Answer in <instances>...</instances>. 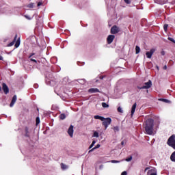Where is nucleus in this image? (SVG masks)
<instances>
[{"instance_id": "36", "label": "nucleus", "mask_w": 175, "mask_h": 175, "mask_svg": "<svg viewBox=\"0 0 175 175\" xmlns=\"http://www.w3.org/2000/svg\"><path fill=\"white\" fill-rule=\"evenodd\" d=\"M124 1L125 2V3H127V5H129V3H131V0H124Z\"/></svg>"}, {"instance_id": "45", "label": "nucleus", "mask_w": 175, "mask_h": 175, "mask_svg": "<svg viewBox=\"0 0 175 175\" xmlns=\"http://www.w3.org/2000/svg\"><path fill=\"white\" fill-rule=\"evenodd\" d=\"M163 69H164L165 70H166V69H167V66H164Z\"/></svg>"}, {"instance_id": "3", "label": "nucleus", "mask_w": 175, "mask_h": 175, "mask_svg": "<svg viewBox=\"0 0 175 175\" xmlns=\"http://www.w3.org/2000/svg\"><path fill=\"white\" fill-rule=\"evenodd\" d=\"M144 84L145 85L142 87L137 86V88H138V90H148V88H151V86L152 85V82L151 81V80H149Z\"/></svg>"}, {"instance_id": "5", "label": "nucleus", "mask_w": 175, "mask_h": 175, "mask_svg": "<svg viewBox=\"0 0 175 175\" xmlns=\"http://www.w3.org/2000/svg\"><path fill=\"white\" fill-rule=\"evenodd\" d=\"M118 32H120V27L116 25H114L111 28V33H112V35H116V33H118Z\"/></svg>"}, {"instance_id": "32", "label": "nucleus", "mask_w": 175, "mask_h": 175, "mask_svg": "<svg viewBox=\"0 0 175 175\" xmlns=\"http://www.w3.org/2000/svg\"><path fill=\"white\" fill-rule=\"evenodd\" d=\"M102 106L103 107H109V105H107L106 103H103Z\"/></svg>"}, {"instance_id": "7", "label": "nucleus", "mask_w": 175, "mask_h": 175, "mask_svg": "<svg viewBox=\"0 0 175 175\" xmlns=\"http://www.w3.org/2000/svg\"><path fill=\"white\" fill-rule=\"evenodd\" d=\"M147 175H157V169L152 167L150 168L148 172Z\"/></svg>"}, {"instance_id": "10", "label": "nucleus", "mask_w": 175, "mask_h": 175, "mask_svg": "<svg viewBox=\"0 0 175 175\" xmlns=\"http://www.w3.org/2000/svg\"><path fill=\"white\" fill-rule=\"evenodd\" d=\"M73 128H74L73 125H70L68 130V134L71 137H73V132H74Z\"/></svg>"}, {"instance_id": "1", "label": "nucleus", "mask_w": 175, "mask_h": 175, "mask_svg": "<svg viewBox=\"0 0 175 175\" xmlns=\"http://www.w3.org/2000/svg\"><path fill=\"white\" fill-rule=\"evenodd\" d=\"M145 132L146 135H154V120L151 118L146 122Z\"/></svg>"}, {"instance_id": "47", "label": "nucleus", "mask_w": 175, "mask_h": 175, "mask_svg": "<svg viewBox=\"0 0 175 175\" xmlns=\"http://www.w3.org/2000/svg\"><path fill=\"white\" fill-rule=\"evenodd\" d=\"M2 92V88L0 86V92Z\"/></svg>"}, {"instance_id": "50", "label": "nucleus", "mask_w": 175, "mask_h": 175, "mask_svg": "<svg viewBox=\"0 0 175 175\" xmlns=\"http://www.w3.org/2000/svg\"><path fill=\"white\" fill-rule=\"evenodd\" d=\"M148 167L146 168V169H145V171L148 170Z\"/></svg>"}, {"instance_id": "44", "label": "nucleus", "mask_w": 175, "mask_h": 175, "mask_svg": "<svg viewBox=\"0 0 175 175\" xmlns=\"http://www.w3.org/2000/svg\"><path fill=\"white\" fill-rule=\"evenodd\" d=\"M104 78H105V77H103V76H100V77H99L100 80H103Z\"/></svg>"}, {"instance_id": "39", "label": "nucleus", "mask_w": 175, "mask_h": 175, "mask_svg": "<svg viewBox=\"0 0 175 175\" xmlns=\"http://www.w3.org/2000/svg\"><path fill=\"white\" fill-rule=\"evenodd\" d=\"M35 53H31L29 56V58H31L32 57H33Z\"/></svg>"}, {"instance_id": "46", "label": "nucleus", "mask_w": 175, "mask_h": 175, "mask_svg": "<svg viewBox=\"0 0 175 175\" xmlns=\"http://www.w3.org/2000/svg\"><path fill=\"white\" fill-rule=\"evenodd\" d=\"M161 55H165V51L161 52Z\"/></svg>"}, {"instance_id": "51", "label": "nucleus", "mask_w": 175, "mask_h": 175, "mask_svg": "<svg viewBox=\"0 0 175 175\" xmlns=\"http://www.w3.org/2000/svg\"><path fill=\"white\" fill-rule=\"evenodd\" d=\"M49 83H46V84H50V83H51V82H50V81H49Z\"/></svg>"}, {"instance_id": "8", "label": "nucleus", "mask_w": 175, "mask_h": 175, "mask_svg": "<svg viewBox=\"0 0 175 175\" xmlns=\"http://www.w3.org/2000/svg\"><path fill=\"white\" fill-rule=\"evenodd\" d=\"M115 38H116V36L114 35L108 36V37L107 38L108 44H111V43H113V40H114Z\"/></svg>"}, {"instance_id": "35", "label": "nucleus", "mask_w": 175, "mask_h": 175, "mask_svg": "<svg viewBox=\"0 0 175 175\" xmlns=\"http://www.w3.org/2000/svg\"><path fill=\"white\" fill-rule=\"evenodd\" d=\"M168 40H170V42H172L173 43H175V40L172 38L169 37Z\"/></svg>"}, {"instance_id": "21", "label": "nucleus", "mask_w": 175, "mask_h": 175, "mask_svg": "<svg viewBox=\"0 0 175 175\" xmlns=\"http://www.w3.org/2000/svg\"><path fill=\"white\" fill-rule=\"evenodd\" d=\"M100 147V144H97L94 148L91 149L89 152H92V151H94V150H96L97 148H99Z\"/></svg>"}, {"instance_id": "12", "label": "nucleus", "mask_w": 175, "mask_h": 175, "mask_svg": "<svg viewBox=\"0 0 175 175\" xmlns=\"http://www.w3.org/2000/svg\"><path fill=\"white\" fill-rule=\"evenodd\" d=\"M136 106H137V104L135 103L131 107V117H133V114H135V111L136 110Z\"/></svg>"}, {"instance_id": "25", "label": "nucleus", "mask_w": 175, "mask_h": 175, "mask_svg": "<svg viewBox=\"0 0 175 175\" xmlns=\"http://www.w3.org/2000/svg\"><path fill=\"white\" fill-rule=\"evenodd\" d=\"M39 124H40V118L37 117L36 119V125H39Z\"/></svg>"}, {"instance_id": "20", "label": "nucleus", "mask_w": 175, "mask_h": 175, "mask_svg": "<svg viewBox=\"0 0 175 175\" xmlns=\"http://www.w3.org/2000/svg\"><path fill=\"white\" fill-rule=\"evenodd\" d=\"M113 132L117 133V132H120V127L118 126H116L113 127Z\"/></svg>"}, {"instance_id": "33", "label": "nucleus", "mask_w": 175, "mask_h": 175, "mask_svg": "<svg viewBox=\"0 0 175 175\" xmlns=\"http://www.w3.org/2000/svg\"><path fill=\"white\" fill-rule=\"evenodd\" d=\"M57 109H58L57 105H52V110H57Z\"/></svg>"}, {"instance_id": "34", "label": "nucleus", "mask_w": 175, "mask_h": 175, "mask_svg": "<svg viewBox=\"0 0 175 175\" xmlns=\"http://www.w3.org/2000/svg\"><path fill=\"white\" fill-rule=\"evenodd\" d=\"M126 162H131V161H132V156H131L130 157L126 159Z\"/></svg>"}, {"instance_id": "13", "label": "nucleus", "mask_w": 175, "mask_h": 175, "mask_svg": "<svg viewBox=\"0 0 175 175\" xmlns=\"http://www.w3.org/2000/svg\"><path fill=\"white\" fill-rule=\"evenodd\" d=\"M88 92L90 94H95L96 92H100V91H99V89L98 88H90L88 90Z\"/></svg>"}, {"instance_id": "29", "label": "nucleus", "mask_w": 175, "mask_h": 175, "mask_svg": "<svg viewBox=\"0 0 175 175\" xmlns=\"http://www.w3.org/2000/svg\"><path fill=\"white\" fill-rule=\"evenodd\" d=\"M159 100H161L162 102H165V103H169V100L167 99L160 98Z\"/></svg>"}, {"instance_id": "28", "label": "nucleus", "mask_w": 175, "mask_h": 175, "mask_svg": "<svg viewBox=\"0 0 175 175\" xmlns=\"http://www.w3.org/2000/svg\"><path fill=\"white\" fill-rule=\"evenodd\" d=\"M93 137H99V133L95 131L93 134Z\"/></svg>"}, {"instance_id": "37", "label": "nucleus", "mask_w": 175, "mask_h": 175, "mask_svg": "<svg viewBox=\"0 0 175 175\" xmlns=\"http://www.w3.org/2000/svg\"><path fill=\"white\" fill-rule=\"evenodd\" d=\"M25 18H27V20H31V18L29 17V16L28 15H25Z\"/></svg>"}, {"instance_id": "41", "label": "nucleus", "mask_w": 175, "mask_h": 175, "mask_svg": "<svg viewBox=\"0 0 175 175\" xmlns=\"http://www.w3.org/2000/svg\"><path fill=\"white\" fill-rule=\"evenodd\" d=\"M33 87H34V88H38L39 87V85L38 84H34Z\"/></svg>"}, {"instance_id": "43", "label": "nucleus", "mask_w": 175, "mask_h": 175, "mask_svg": "<svg viewBox=\"0 0 175 175\" xmlns=\"http://www.w3.org/2000/svg\"><path fill=\"white\" fill-rule=\"evenodd\" d=\"M0 61H3V57H2V55H0Z\"/></svg>"}, {"instance_id": "38", "label": "nucleus", "mask_w": 175, "mask_h": 175, "mask_svg": "<svg viewBox=\"0 0 175 175\" xmlns=\"http://www.w3.org/2000/svg\"><path fill=\"white\" fill-rule=\"evenodd\" d=\"M30 61H32L33 62H35L36 64H37V61H36V59H30Z\"/></svg>"}, {"instance_id": "2", "label": "nucleus", "mask_w": 175, "mask_h": 175, "mask_svg": "<svg viewBox=\"0 0 175 175\" xmlns=\"http://www.w3.org/2000/svg\"><path fill=\"white\" fill-rule=\"evenodd\" d=\"M167 144L175 150V135H172L169 137L167 142Z\"/></svg>"}, {"instance_id": "14", "label": "nucleus", "mask_w": 175, "mask_h": 175, "mask_svg": "<svg viewBox=\"0 0 175 175\" xmlns=\"http://www.w3.org/2000/svg\"><path fill=\"white\" fill-rule=\"evenodd\" d=\"M29 133H30L29 129L27 126L25 127V136L26 137H29L30 136Z\"/></svg>"}, {"instance_id": "48", "label": "nucleus", "mask_w": 175, "mask_h": 175, "mask_svg": "<svg viewBox=\"0 0 175 175\" xmlns=\"http://www.w3.org/2000/svg\"><path fill=\"white\" fill-rule=\"evenodd\" d=\"M33 5L32 4H29V8H32Z\"/></svg>"}, {"instance_id": "6", "label": "nucleus", "mask_w": 175, "mask_h": 175, "mask_svg": "<svg viewBox=\"0 0 175 175\" xmlns=\"http://www.w3.org/2000/svg\"><path fill=\"white\" fill-rule=\"evenodd\" d=\"M154 53H155V49H150V51H147L146 53V57L148 59H151Z\"/></svg>"}, {"instance_id": "17", "label": "nucleus", "mask_w": 175, "mask_h": 175, "mask_svg": "<svg viewBox=\"0 0 175 175\" xmlns=\"http://www.w3.org/2000/svg\"><path fill=\"white\" fill-rule=\"evenodd\" d=\"M95 120H100V121L105 120V117L100 116L99 115L94 116Z\"/></svg>"}, {"instance_id": "4", "label": "nucleus", "mask_w": 175, "mask_h": 175, "mask_svg": "<svg viewBox=\"0 0 175 175\" xmlns=\"http://www.w3.org/2000/svg\"><path fill=\"white\" fill-rule=\"evenodd\" d=\"M103 121V125L105 126V129H107V128H109V125H110V124H111V118H104V120H101Z\"/></svg>"}, {"instance_id": "15", "label": "nucleus", "mask_w": 175, "mask_h": 175, "mask_svg": "<svg viewBox=\"0 0 175 175\" xmlns=\"http://www.w3.org/2000/svg\"><path fill=\"white\" fill-rule=\"evenodd\" d=\"M154 2L156 3H159L160 5H165V3L167 2V0H154Z\"/></svg>"}, {"instance_id": "30", "label": "nucleus", "mask_w": 175, "mask_h": 175, "mask_svg": "<svg viewBox=\"0 0 175 175\" xmlns=\"http://www.w3.org/2000/svg\"><path fill=\"white\" fill-rule=\"evenodd\" d=\"M111 163H120V161H117V160H111Z\"/></svg>"}, {"instance_id": "49", "label": "nucleus", "mask_w": 175, "mask_h": 175, "mask_svg": "<svg viewBox=\"0 0 175 175\" xmlns=\"http://www.w3.org/2000/svg\"><path fill=\"white\" fill-rule=\"evenodd\" d=\"M122 146H124V142H121Z\"/></svg>"}, {"instance_id": "26", "label": "nucleus", "mask_w": 175, "mask_h": 175, "mask_svg": "<svg viewBox=\"0 0 175 175\" xmlns=\"http://www.w3.org/2000/svg\"><path fill=\"white\" fill-rule=\"evenodd\" d=\"M96 143V141L93 140L92 143L91 144V145L90 146L89 148L91 149L94 147V146H95V144Z\"/></svg>"}, {"instance_id": "23", "label": "nucleus", "mask_w": 175, "mask_h": 175, "mask_svg": "<svg viewBox=\"0 0 175 175\" xmlns=\"http://www.w3.org/2000/svg\"><path fill=\"white\" fill-rule=\"evenodd\" d=\"M77 81L79 84H85V79H78Z\"/></svg>"}, {"instance_id": "40", "label": "nucleus", "mask_w": 175, "mask_h": 175, "mask_svg": "<svg viewBox=\"0 0 175 175\" xmlns=\"http://www.w3.org/2000/svg\"><path fill=\"white\" fill-rule=\"evenodd\" d=\"M128 174L126 171L122 172L121 175H126Z\"/></svg>"}, {"instance_id": "9", "label": "nucleus", "mask_w": 175, "mask_h": 175, "mask_svg": "<svg viewBox=\"0 0 175 175\" xmlns=\"http://www.w3.org/2000/svg\"><path fill=\"white\" fill-rule=\"evenodd\" d=\"M2 88H3V91L4 94L5 95H8V93L9 92V87H8V85H6V83H3L2 84Z\"/></svg>"}, {"instance_id": "16", "label": "nucleus", "mask_w": 175, "mask_h": 175, "mask_svg": "<svg viewBox=\"0 0 175 175\" xmlns=\"http://www.w3.org/2000/svg\"><path fill=\"white\" fill-rule=\"evenodd\" d=\"M17 40V35L15 36L14 40L12 42H11L10 44H8V47H12V46H13L14 44V43H16Z\"/></svg>"}, {"instance_id": "18", "label": "nucleus", "mask_w": 175, "mask_h": 175, "mask_svg": "<svg viewBox=\"0 0 175 175\" xmlns=\"http://www.w3.org/2000/svg\"><path fill=\"white\" fill-rule=\"evenodd\" d=\"M60 165L62 170H66V169L69 168V166L66 165V164H64L63 163H62Z\"/></svg>"}, {"instance_id": "19", "label": "nucleus", "mask_w": 175, "mask_h": 175, "mask_svg": "<svg viewBox=\"0 0 175 175\" xmlns=\"http://www.w3.org/2000/svg\"><path fill=\"white\" fill-rule=\"evenodd\" d=\"M20 43H21V41H20V38H18V40H16V43H15V47L16 49H17L18 47H19L20 46Z\"/></svg>"}, {"instance_id": "24", "label": "nucleus", "mask_w": 175, "mask_h": 175, "mask_svg": "<svg viewBox=\"0 0 175 175\" xmlns=\"http://www.w3.org/2000/svg\"><path fill=\"white\" fill-rule=\"evenodd\" d=\"M59 118L60 120H65V118H66V115H65V113H62L59 116Z\"/></svg>"}, {"instance_id": "27", "label": "nucleus", "mask_w": 175, "mask_h": 175, "mask_svg": "<svg viewBox=\"0 0 175 175\" xmlns=\"http://www.w3.org/2000/svg\"><path fill=\"white\" fill-rule=\"evenodd\" d=\"M167 27H169V25H167V24H165L163 25V29H164L165 32L167 31Z\"/></svg>"}, {"instance_id": "42", "label": "nucleus", "mask_w": 175, "mask_h": 175, "mask_svg": "<svg viewBox=\"0 0 175 175\" xmlns=\"http://www.w3.org/2000/svg\"><path fill=\"white\" fill-rule=\"evenodd\" d=\"M37 6H42V2H38Z\"/></svg>"}, {"instance_id": "11", "label": "nucleus", "mask_w": 175, "mask_h": 175, "mask_svg": "<svg viewBox=\"0 0 175 175\" xmlns=\"http://www.w3.org/2000/svg\"><path fill=\"white\" fill-rule=\"evenodd\" d=\"M17 100V96L16 95H14L13 97H12V101H11V103L10 104V106L11 107H13V106H14V103H16Z\"/></svg>"}, {"instance_id": "31", "label": "nucleus", "mask_w": 175, "mask_h": 175, "mask_svg": "<svg viewBox=\"0 0 175 175\" xmlns=\"http://www.w3.org/2000/svg\"><path fill=\"white\" fill-rule=\"evenodd\" d=\"M118 113H124V111L122 110V108H121V107H119L118 108Z\"/></svg>"}, {"instance_id": "22", "label": "nucleus", "mask_w": 175, "mask_h": 175, "mask_svg": "<svg viewBox=\"0 0 175 175\" xmlns=\"http://www.w3.org/2000/svg\"><path fill=\"white\" fill-rule=\"evenodd\" d=\"M140 53V46H135V54H139Z\"/></svg>"}]
</instances>
